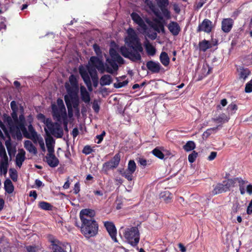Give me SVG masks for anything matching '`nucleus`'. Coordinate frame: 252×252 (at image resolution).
<instances>
[{"mask_svg":"<svg viewBox=\"0 0 252 252\" xmlns=\"http://www.w3.org/2000/svg\"><path fill=\"white\" fill-rule=\"evenodd\" d=\"M10 107L12 111H18V108L15 101L13 100L11 102Z\"/></svg>","mask_w":252,"mask_h":252,"instance_id":"774afa93","label":"nucleus"},{"mask_svg":"<svg viewBox=\"0 0 252 252\" xmlns=\"http://www.w3.org/2000/svg\"><path fill=\"white\" fill-rule=\"evenodd\" d=\"M104 226L108 232L111 239L115 243H118V240L117 239V229L112 221H104Z\"/></svg>","mask_w":252,"mask_h":252,"instance_id":"ddd939ff","label":"nucleus"},{"mask_svg":"<svg viewBox=\"0 0 252 252\" xmlns=\"http://www.w3.org/2000/svg\"><path fill=\"white\" fill-rule=\"evenodd\" d=\"M234 24V21L231 18H224L221 21V28L225 33L229 32Z\"/></svg>","mask_w":252,"mask_h":252,"instance_id":"412c9836","label":"nucleus"},{"mask_svg":"<svg viewBox=\"0 0 252 252\" xmlns=\"http://www.w3.org/2000/svg\"><path fill=\"white\" fill-rule=\"evenodd\" d=\"M4 189L5 191L9 194L12 193L13 192L14 187L10 179H7L4 181Z\"/></svg>","mask_w":252,"mask_h":252,"instance_id":"c9c22d12","label":"nucleus"},{"mask_svg":"<svg viewBox=\"0 0 252 252\" xmlns=\"http://www.w3.org/2000/svg\"><path fill=\"white\" fill-rule=\"evenodd\" d=\"M233 181L229 179L223 180L221 183L219 182L213 186V189L211 191L212 195H216L230 190Z\"/></svg>","mask_w":252,"mask_h":252,"instance_id":"0eeeda50","label":"nucleus"},{"mask_svg":"<svg viewBox=\"0 0 252 252\" xmlns=\"http://www.w3.org/2000/svg\"><path fill=\"white\" fill-rule=\"evenodd\" d=\"M198 46L199 50L203 52H205L207 50L212 47L211 43L206 39H204L202 41L199 42Z\"/></svg>","mask_w":252,"mask_h":252,"instance_id":"f704fd0d","label":"nucleus"},{"mask_svg":"<svg viewBox=\"0 0 252 252\" xmlns=\"http://www.w3.org/2000/svg\"><path fill=\"white\" fill-rule=\"evenodd\" d=\"M125 42L127 47L122 46L120 49L122 55L132 62L141 61V53L143 52V48L139 38L131 28L128 30V36L125 39Z\"/></svg>","mask_w":252,"mask_h":252,"instance_id":"f257e3e1","label":"nucleus"},{"mask_svg":"<svg viewBox=\"0 0 252 252\" xmlns=\"http://www.w3.org/2000/svg\"><path fill=\"white\" fill-rule=\"evenodd\" d=\"M81 97L82 101L85 103H89L91 100L89 93L84 86L80 87Z\"/></svg>","mask_w":252,"mask_h":252,"instance_id":"2f4dec72","label":"nucleus"},{"mask_svg":"<svg viewBox=\"0 0 252 252\" xmlns=\"http://www.w3.org/2000/svg\"><path fill=\"white\" fill-rule=\"evenodd\" d=\"M238 107L235 103H231L229 104L227 108V110L229 114L231 115H233L235 113V111L237 110Z\"/></svg>","mask_w":252,"mask_h":252,"instance_id":"3c124183","label":"nucleus"},{"mask_svg":"<svg viewBox=\"0 0 252 252\" xmlns=\"http://www.w3.org/2000/svg\"><path fill=\"white\" fill-rule=\"evenodd\" d=\"M46 144L48 152V154L54 153V143L55 140L51 136L48 135V137L45 139Z\"/></svg>","mask_w":252,"mask_h":252,"instance_id":"c756f323","label":"nucleus"},{"mask_svg":"<svg viewBox=\"0 0 252 252\" xmlns=\"http://www.w3.org/2000/svg\"><path fill=\"white\" fill-rule=\"evenodd\" d=\"M11 116L13 122L10 117L8 118L7 120L8 124L11 126V129H12L13 126H18L20 128H22L23 129L25 130L24 124L26 123V120L24 114L22 113L18 117L17 111H12Z\"/></svg>","mask_w":252,"mask_h":252,"instance_id":"1a4fd4ad","label":"nucleus"},{"mask_svg":"<svg viewBox=\"0 0 252 252\" xmlns=\"http://www.w3.org/2000/svg\"><path fill=\"white\" fill-rule=\"evenodd\" d=\"M229 180H232L233 181L231 187H234L236 182H237L239 183V187H245L244 186H245V184L248 182L247 181L243 180L240 177H237V178L229 179Z\"/></svg>","mask_w":252,"mask_h":252,"instance_id":"49530a36","label":"nucleus"},{"mask_svg":"<svg viewBox=\"0 0 252 252\" xmlns=\"http://www.w3.org/2000/svg\"><path fill=\"white\" fill-rule=\"evenodd\" d=\"M28 252H37V248L35 246H28L26 247Z\"/></svg>","mask_w":252,"mask_h":252,"instance_id":"e2e57ef3","label":"nucleus"},{"mask_svg":"<svg viewBox=\"0 0 252 252\" xmlns=\"http://www.w3.org/2000/svg\"><path fill=\"white\" fill-rule=\"evenodd\" d=\"M68 96H69V99L71 102L72 108H73L75 111L76 115L79 116L80 115V110L79 108V99L78 95Z\"/></svg>","mask_w":252,"mask_h":252,"instance_id":"b1692460","label":"nucleus"},{"mask_svg":"<svg viewBox=\"0 0 252 252\" xmlns=\"http://www.w3.org/2000/svg\"><path fill=\"white\" fill-rule=\"evenodd\" d=\"M24 147L30 153L36 155L37 153L36 148L30 140H26L24 142Z\"/></svg>","mask_w":252,"mask_h":252,"instance_id":"473e14b6","label":"nucleus"},{"mask_svg":"<svg viewBox=\"0 0 252 252\" xmlns=\"http://www.w3.org/2000/svg\"><path fill=\"white\" fill-rule=\"evenodd\" d=\"M168 29L174 36L177 35L181 31V28L179 25L176 22L171 21L168 25Z\"/></svg>","mask_w":252,"mask_h":252,"instance_id":"393cba45","label":"nucleus"},{"mask_svg":"<svg viewBox=\"0 0 252 252\" xmlns=\"http://www.w3.org/2000/svg\"><path fill=\"white\" fill-rule=\"evenodd\" d=\"M245 92L247 93L252 92V83L250 82L247 83L245 87Z\"/></svg>","mask_w":252,"mask_h":252,"instance_id":"69168bd1","label":"nucleus"},{"mask_svg":"<svg viewBox=\"0 0 252 252\" xmlns=\"http://www.w3.org/2000/svg\"><path fill=\"white\" fill-rule=\"evenodd\" d=\"M124 235L128 243L133 247L137 246L139 242L140 233L136 226L126 228Z\"/></svg>","mask_w":252,"mask_h":252,"instance_id":"39448f33","label":"nucleus"},{"mask_svg":"<svg viewBox=\"0 0 252 252\" xmlns=\"http://www.w3.org/2000/svg\"><path fill=\"white\" fill-rule=\"evenodd\" d=\"M20 128L24 136L26 138L32 139L34 143H37V139H38L37 132L35 131L34 128L31 124L28 126L29 132H28L27 128L25 127V124H24L25 130L23 129L22 128Z\"/></svg>","mask_w":252,"mask_h":252,"instance_id":"4468645a","label":"nucleus"},{"mask_svg":"<svg viewBox=\"0 0 252 252\" xmlns=\"http://www.w3.org/2000/svg\"><path fill=\"white\" fill-rule=\"evenodd\" d=\"M88 74L90 77H91L94 86L96 87L98 84V77L96 70L94 68L90 67L89 69Z\"/></svg>","mask_w":252,"mask_h":252,"instance_id":"c85d7f7f","label":"nucleus"},{"mask_svg":"<svg viewBox=\"0 0 252 252\" xmlns=\"http://www.w3.org/2000/svg\"><path fill=\"white\" fill-rule=\"evenodd\" d=\"M213 28L212 22L208 19H205L199 24L196 32H204L207 33H210L212 32Z\"/></svg>","mask_w":252,"mask_h":252,"instance_id":"2eb2a0df","label":"nucleus"},{"mask_svg":"<svg viewBox=\"0 0 252 252\" xmlns=\"http://www.w3.org/2000/svg\"><path fill=\"white\" fill-rule=\"evenodd\" d=\"M112 82V79L110 75H103L100 79V84L102 86L109 85Z\"/></svg>","mask_w":252,"mask_h":252,"instance_id":"e433bc0d","label":"nucleus"},{"mask_svg":"<svg viewBox=\"0 0 252 252\" xmlns=\"http://www.w3.org/2000/svg\"><path fill=\"white\" fill-rule=\"evenodd\" d=\"M46 161L51 167H56L59 164V160L55 156L54 153L47 154L46 156Z\"/></svg>","mask_w":252,"mask_h":252,"instance_id":"4be33fe9","label":"nucleus"},{"mask_svg":"<svg viewBox=\"0 0 252 252\" xmlns=\"http://www.w3.org/2000/svg\"><path fill=\"white\" fill-rule=\"evenodd\" d=\"M6 135L8 139L5 141V145L7 148L8 155L11 158L12 157L15 156L16 150L15 147L12 145L11 138L8 133H7Z\"/></svg>","mask_w":252,"mask_h":252,"instance_id":"5701e85b","label":"nucleus"},{"mask_svg":"<svg viewBox=\"0 0 252 252\" xmlns=\"http://www.w3.org/2000/svg\"><path fill=\"white\" fill-rule=\"evenodd\" d=\"M156 16L157 18L153 19V22L150 21L148 22V24L156 32H159L160 31H161L164 32L165 31L164 26V20L163 17L161 15L160 13L159 14L158 16Z\"/></svg>","mask_w":252,"mask_h":252,"instance_id":"f8f14e48","label":"nucleus"},{"mask_svg":"<svg viewBox=\"0 0 252 252\" xmlns=\"http://www.w3.org/2000/svg\"><path fill=\"white\" fill-rule=\"evenodd\" d=\"M229 117L224 113L220 114L218 117L213 119V121L218 123H224L227 122Z\"/></svg>","mask_w":252,"mask_h":252,"instance_id":"58836bf2","label":"nucleus"},{"mask_svg":"<svg viewBox=\"0 0 252 252\" xmlns=\"http://www.w3.org/2000/svg\"><path fill=\"white\" fill-rule=\"evenodd\" d=\"M93 151V150L90 146L86 145L84 146L82 150V153L86 155H88L92 153Z\"/></svg>","mask_w":252,"mask_h":252,"instance_id":"bf43d9fd","label":"nucleus"},{"mask_svg":"<svg viewBox=\"0 0 252 252\" xmlns=\"http://www.w3.org/2000/svg\"><path fill=\"white\" fill-rule=\"evenodd\" d=\"M93 49L97 56H100L101 55L102 52L100 50L99 46L97 44H94Z\"/></svg>","mask_w":252,"mask_h":252,"instance_id":"680f3d73","label":"nucleus"},{"mask_svg":"<svg viewBox=\"0 0 252 252\" xmlns=\"http://www.w3.org/2000/svg\"><path fill=\"white\" fill-rule=\"evenodd\" d=\"M38 206L41 209L46 211H51L53 209V206L50 203L45 201L40 202Z\"/></svg>","mask_w":252,"mask_h":252,"instance_id":"a18cd8bd","label":"nucleus"},{"mask_svg":"<svg viewBox=\"0 0 252 252\" xmlns=\"http://www.w3.org/2000/svg\"><path fill=\"white\" fill-rule=\"evenodd\" d=\"M134 173H132L127 170L126 169V170H124L123 171H120L121 175L125 177L126 179L128 181H131L133 180V174Z\"/></svg>","mask_w":252,"mask_h":252,"instance_id":"37998d69","label":"nucleus"},{"mask_svg":"<svg viewBox=\"0 0 252 252\" xmlns=\"http://www.w3.org/2000/svg\"><path fill=\"white\" fill-rule=\"evenodd\" d=\"M195 148V143L192 141H189L184 146V149L187 151L189 152L193 150Z\"/></svg>","mask_w":252,"mask_h":252,"instance_id":"de8ad7c7","label":"nucleus"},{"mask_svg":"<svg viewBox=\"0 0 252 252\" xmlns=\"http://www.w3.org/2000/svg\"><path fill=\"white\" fill-rule=\"evenodd\" d=\"M109 55L111 58L115 59L117 62L119 64H123L124 63V60L123 58L118 53L117 51L111 48L109 50Z\"/></svg>","mask_w":252,"mask_h":252,"instance_id":"7c9ffc66","label":"nucleus"},{"mask_svg":"<svg viewBox=\"0 0 252 252\" xmlns=\"http://www.w3.org/2000/svg\"><path fill=\"white\" fill-rule=\"evenodd\" d=\"M132 20L140 27L145 29L146 25L142 18L136 12H132L131 15Z\"/></svg>","mask_w":252,"mask_h":252,"instance_id":"a878e982","label":"nucleus"},{"mask_svg":"<svg viewBox=\"0 0 252 252\" xmlns=\"http://www.w3.org/2000/svg\"><path fill=\"white\" fill-rule=\"evenodd\" d=\"M128 83L127 80L124 81L122 82H118L114 84V87L116 88H121L126 86Z\"/></svg>","mask_w":252,"mask_h":252,"instance_id":"052dcab7","label":"nucleus"},{"mask_svg":"<svg viewBox=\"0 0 252 252\" xmlns=\"http://www.w3.org/2000/svg\"><path fill=\"white\" fill-rule=\"evenodd\" d=\"M13 126L15 127L16 129V134L17 138L18 139L21 138H22V134L21 132V128H20V127L18 126Z\"/></svg>","mask_w":252,"mask_h":252,"instance_id":"338daca9","label":"nucleus"},{"mask_svg":"<svg viewBox=\"0 0 252 252\" xmlns=\"http://www.w3.org/2000/svg\"><path fill=\"white\" fill-rule=\"evenodd\" d=\"M9 173L11 179L14 182H16L18 179V174L17 171L15 169L10 168L9 170Z\"/></svg>","mask_w":252,"mask_h":252,"instance_id":"864d4df0","label":"nucleus"},{"mask_svg":"<svg viewBox=\"0 0 252 252\" xmlns=\"http://www.w3.org/2000/svg\"><path fill=\"white\" fill-rule=\"evenodd\" d=\"M56 121V123H59L61 126L62 122H63V127H64L65 131H66L67 132L68 131V130L67 125H68V119H67V115L61 116L60 120Z\"/></svg>","mask_w":252,"mask_h":252,"instance_id":"a19ab883","label":"nucleus"},{"mask_svg":"<svg viewBox=\"0 0 252 252\" xmlns=\"http://www.w3.org/2000/svg\"><path fill=\"white\" fill-rule=\"evenodd\" d=\"M136 165L133 160H130L128 163L127 170L132 173H134L136 170Z\"/></svg>","mask_w":252,"mask_h":252,"instance_id":"603ef678","label":"nucleus"},{"mask_svg":"<svg viewBox=\"0 0 252 252\" xmlns=\"http://www.w3.org/2000/svg\"><path fill=\"white\" fill-rule=\"evenodd\" d=\"M57 103L58 105L55 103L51 105L52 115L54 120L59 121L61 116L67 114L63 100L58 98Z\"/></svg>","mask_w":252,"mask_h":252,"instance_id":"423d86ee","label":"nucleus"},{"mask_svg":"<svg viewBox=\"0 0 252 252\" xmlns=\"http://www.w3.org/2000/svg\"><path fill=\"white\" fill-rule=\"evenodd\" d=\"M137 161L140 165L143 166L144 167H145L147 164V160L144 158H139Z\"/></svg>","mask_w":252,"mask_h":252,"instance_id":"0e129e2a","label":"nucleus"},{"mask_svg":"<svg viewBox=\"0 0 252 252\" xmlns=\"http://www.w3.org/2000/svg\"><path fill=\"white\" fill-rule=\"evenodd\" d=\"M237 71L238 73V79L244 82L248 77L251 74V72L248 68L243 66H239L237 68Z\"/></svg>","mask_w":252,"mask_h":252,"instance_id":"6ab92c4d","label":"nucleus"},{"mask_svg":"<svg viewBox=\"0 0 252 252\" xmlns=\"http://www.w3.org/2000/svg\"><path fill=\"white\" fill-rule=\"evenodd\" d=\"M145 49L148 55L153 56L156 54V48L149 42L145 45Z\"/></svg>","mask_w":252,"mask_h":252,"instance_id":"79ce46f5","label":"nucleus"},{"mask_svg":"<svg viewBox=\"0 0 252 252\" xmlns=\"http://www.w3.org/2000/svg\"><path fill=\"white\" fill-rule=\"evenodd\" d=\"M47 238L50 243L49 249L51 252H67L63 247L62 243L53 235H48Z\"/></svg>","mask_w":252,"mask_h":252,"instance_id":"9d476101","label":"nucleus"},{"mask_svg":"<svg viewBox=\"0 0 252 252\" xmlns=\"http://www.w3.org/2000/svg\"><path fill=\"white\" fill-rule=\"evenodd\" d=\"M81 232L86 238L96 236L98 231V224L95 220L84 219L81 221Z\"/></svg>","mask_w":252,"mask_h":252,"instance_id":"7ed1b4c3","label":"nucleus"},{"mask_svg":"<svg viewBox=\"0 0 252 252\" xmlns=\"http://www.w3.org/2000/svg\"><path fill=\"white\" fill-rule=\"evenodd\" d=\"M26 152L23 149H20L19 151V153L16 157V164L19 167H21L22 165L23 162L26 159Z\"/></svg>","mask_w":252,"mask_h":252,"instance_id":"bb28decb","label":"nucleus"},{"mask_svg":"<svg viewBox=\"0 0 252 252\" xmlns=\"http://www.w3.org/2000/svg\"><path fill=\"white\" fill-rule=\"evenodd\" d=\"M220 126H218L216 127L210 128L207 129L203 134V136L206 138L208 137L211 134L216 132L217 130L219 128Z\"/></svg>","mask_w":252,"mask_h":252,"instance_id":"09e8293b","label":"nucleus"},{"mask_svg":"<svg viewBox=\"0 0 252 252\" xmlns=\"http://www.w3.org/2000/svg\"><path fill=\"white\" fill-rule=\"evenodd\" d=\"M144 1L146 6L148 7L155 16L159 15V14L160 13V12L153 1L151 0H144Z\"/></svg>","mask_w":252,"mask_h":252,"instance_id":"cd10ccee","label":"nucleus"},{"mask_svg":"<svg viewBox=\"0 0 252 252\" xmlns=\"http://www.w3.org/2000/svg\"><path fill=\"white\" fill-rule=\"evenodd\" d=\"M172 197V194L169 191H164L160 193V198L166 203L170 202Z\"/></svg>","mask_w":252,"mask_h":252,"instance_id":"ea45409f","label":"nucleus"},{"mask_svg":"<svg viewBox=\"0 0 252 252\" xmlns=\"http://www.w3.org/2000/svg\"><path fill=\"white\" fill-rule=\"evenodd\" d=\"M120 160L121 155L120 153L116 154L111 160L103 164L102 170L105 174H107L108 171L116 168L118 166Z\"/></svg>","mask_w":252,"mask_h":252,"instance_id":"9b49d317","label":"nucleus"},{"mask_svg":"<svg viewBox=\"0 0 252 252\" xmlns=\"http://www.w3.org/2000/svg\"><path fill=\"white\" fill-rule=\"evenodd\" d=\"M106 62L112 67L113 70L117 71L118 69V65L117 63L116 59L113 58H107L106 60Z\"/></svg>","mask_w":252,"mask_h":252,"instance_id":"c03bdc74","label":"nucleus"},{"mask_svg":"<svg viewBox=\"0 0 252 252\" xmlns=\"http://www.w3.org/2000/svg\"><path fill=\"white\" fill-rule=\"evenodd\" d=\"M70 85L66 83L65 87L67 93V95H76L79 92V86L77 79L75 75L71 74L69 77Z\"/></svg>","mask_w":252,"mask_h":252,"instance_id":"6e6552de","label":"nucleus"},{"mask_svg":"<svg viewBox=\"0 0 252 252\" xmlns=\"http://www.w3.org/2000/svg\"><path fill=\"white\" fill-rule=\"evenodd\" d=\"M240 205L239 204L238 201L233 203L231 209V213L232 214H236L238 210L240 209Z\"/></svg>","mask_w":252,"mask_h":252,"instance_id":"13d9d810","label":"nucleus"},{"mask_svg":"<svg viewBox=\"0 0 252 252\" xmlns=\"http://www.w3.org/2000/svg\"><path fill=\"white\" fill-rule=\"evenodd\" d=\"M197 155L198 154L197 152H196L195 151H193V152L189 155V161L190 163H193L194 162L197 158Z\"/></svg>","mask_w":252,"mask_h":252,"instance_id":"5fc2aeb1","label":"nucleus"},{"mask_svg":"<svg viewBox=\"0 0 252 252\" xmlns=\"http://www.w3.org/2000/svg\"><path fill=\"white\" fill-rule=\"evenodd\" d=\"M0 156L5 161V162H2L1 164L0 169L2 171L3 174H6L7 172L8 157L6 153L5 149L1 142H0Z\"/></svg>","mask_w":252,"mask_h":252,"instance_id":"f3484780","label":"nucleus"},{"mask_svg":"<svg viewBox=\"0 0 252 252\" xmlns=\"http://www.w3.org/2000/svg\"><path fill=\"white\" fill-rule=\"evenodd\" d=\"M152 154L155 157H157L158 158L160 159H162L164 158V155L163 154V153L160 150H159L158 148H155L152 151Z\"/></svg>","mask_w":252,"mask_h":252,"instance_id":"8fccbe9b","label":"nucleus"},{"mask_svg":"<svg viewBox=\"0 0 252 252\" xmlns=\"http://www.w3.org/2000/svg\"><path fill=\"white\" fill-rule=\"evenodd\" d=\"M64 99L68 110V116L69 118H71L73 116V112L71 102L69 99V96L67 95H65Z\"/></svg>","mask_w":252,"mask_h":252,"instance_id":"72a5a7b5","label":"nucleus"},{"mask_svg":"<svg viewBox=\"0 0 252 252\" xmlns=\"http://www.w3.org/2000/svg\"><path fill=\"white\" fill-rule=\"evenodd\" d=\"M160 61L161 63L165 66L169 65L170 62V59L167 53L162 52L159 57Z\"/></svg>","mask_w":252,"mask_h":252,"instance_id":"4c0bfd02","label":"nucleus"},{"mask_svg":"<svg viewBox=\"0 0 252 252\" xmlns=\"http://www.w3.org/2000/svg\"><path fill=\"white\" fill-rule=\"evenodd\" d=\"M157 4L159 8L167 7L169 4L168 0H157Z\"/></svg>","mask_w":252,"mask_h":252,"instance_id":"4d7b16f0","label":"nucleus"},{"mask_svg":"<svg viewBox=\"0 0 252 252\" xmlns=\"http://www.w3.org/2000/svg\"><path fill=\"white\" fill-rule=\"evenodd\" d=\"M80 218L81 221H83L84 219L95 220L94 217L95 215V211L90 209H82L80 212Z\"/></svg>","mask_w":252,"mask_h":252,"instance_id":"a211bd4d","label":"nucleus"},{"mask_svg":"<svg viewBox=\"0 0 252 252\" xmlns=\"http://www.w3.org/2000/svg\"><path fill=\"white\" fill-rule=\"evenodd\" d=\"M37 118L46 125L51 134L56 138L63 137V130L59 123H53L50 118H46L45 115L42 113L37 114Z\"/></svg>","mask_w":252,"mask_h":252,"instance_id":"f03ea898","label":"nucleus"},{"mask_svg":"<svg viewBox=\"0 0 252 252\" xmlns=\"http://www.w3.org/2000/svg\"><path fill=\"white\" fill-rule=\"evenodd\" d=\"M79 72L85 84L87 86L88 90L90 92H92L93 91L92 84L90 79V77L87 70L83 67L81 66L79 68Z\"/></svg>","mask_w":252,"mask_h":252,"instance_id":"dca6fc26","label":"nucleus"},{"mask_svg":"<svg viewBox=\"0 0 252 252\" xmlns=\"http://www.w3.org/2000/svg\"><path fill=\"white\" fill-rule=\"evenodd\" d=\"M89 66L87 67V72H89V69L90 67L97 69L101 73H103L105 70L107 72L112 74L113 70L107 64H104L101 60L96 56H92L89 61Z\"/></svg>","mask_w":252,"mask_h":252,"instance_id":"20e7f679","label":"nucleus"},{"mask_svg":"<svg viewBox=\"0 0 252 252\" xmlns=\"http://www.w3.org/2000/svg\"><path fill=\"white\" fill-rule=\"evenodd\" d=\"M163 16L167 19L170 18V12L167 9V7H163L160 8Z\"/></svg>","mask_w":252,"mask_h":252,"instance_id":"6e6d98bb","label":"nucleus"},{"mask_svg":"<svg viewBox=\"0 0 252 252\" xmlns=\"http://www.w3.org/2000/svg\"><path fill=\"white\" fill-rule=\"evenodd\" d=\"M146 67L152 73H158L160 72L162 66L159 63L149 61L146 63Z\"/></svg>","mask_w":252,"mask_h":252,"instance_id":"aec40b11","label":"nucleus"}]
</instances>
